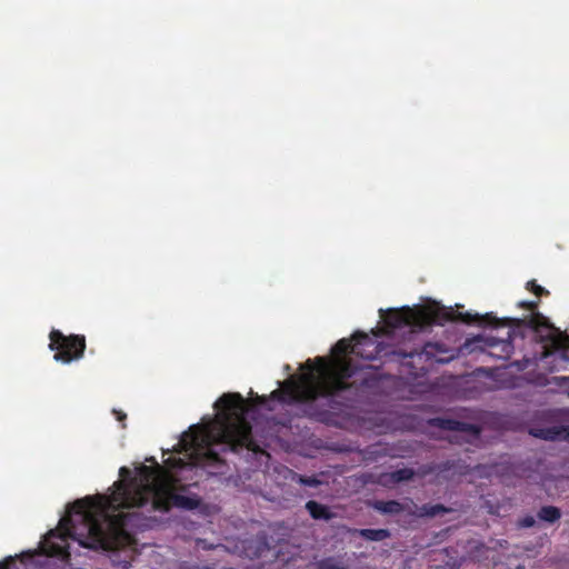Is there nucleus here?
Returning a JSON list of instances; mask_svg holds the SVG:
<instances>
[{
    "instance_id": "nucleus-18",
    "label": "nucleus",
    "mask_w": 569,
    "mask_h": 569,
    "mask_svg": "<svg viewBox=\"0 0 569 569\" xmlns=\"http://www.w3.org/2000/svg\"><path fill=\"white\" fill-rule=\"evenodd\" d=\"M264 400L263 397H260V396H256L254 398H251V405L256 406V405H260L262 403Z\"/></svg>"
},
{
    "instance_id": "nucleus-20",
    "label": "nucleus",
    "mask_w": 569,
    "mask_h": 569,
    "mask_svg": "<svg viewBox=\"0 0 569 569\" xmlns=\"http://www.w3.org/2000/svg\"><path fill=\"white\" fill-rule=\"evenodd\" d=\"M500 343H501V346H502V351L508 352V350H509V348H510L509 343H508V342H506V341H503V340H502V341H500Z\"/></svg>"
},
{
    "instance_id": "nucleus-17",
    "label": "nucleus",
    "mask_w": 569,
    "mask_h": 569,
    "mask_svg": "<svg viewBox=\"0 0 569 569\" xmlns=\"http://www.w3.org/2000/svg\"><path fill=\"white\" fill-rule=\"evenodd\" d=\"M409 477H410V473L406 470L399 471L397 473V480H405V479H408Z\"/></svg>"
},
{
    "instance_id": "nucleus-19",
    "label": "nucleus",
    "mask_w": 569,
    "mask_h": 569,
    "mask_svg": "<svg viewBox=\"0 0 569 569\" xmlns=\"http://www.w3.org/2000/svg\"><path fill=\"white\" fill-rule=\"evenodd\" d=\"M113 413L119 421H122L126 419V413H123L122 411L113 410Z\"/></svg>"
},
{
    "instance_id": "nucleus-1",
    "label": "nucleus",
    "mask_w": 569,
    "mask_h": 569,
    "mask_svg": "<svg viewBox=\"0 0 569 569\" xmlns=\"http://www.w3.org/2000/svg\"><path fill=\"white\" fill-rule=\"evenodd\" d=\"M214 409L213 418L203 417L183 432L173 447L172 451L183 457H169L163 465L150 457L146 459L150 465L134 463L132 470L121 467L110 495L83 498H186L181 493L187 486L184 482L192 479L194 467L219 460L217 447L234 449L239 446L256 451L242 396L226 393L214 403Z\"/></svg>"
},
{
    "instance_id": "nucleus-10",
    "label": "nucleus",
    "mask_w": 569,
    "mask_h": 569,
    "mask_svg": "<svg viewBox=\"0 0 569 569\" xmlns=\"http://www.w3.org/2000/svg\"><path fill=\"white\" fill-rule=\"evenodd\" d=\"M538 519L541 521H546L549 523H553L558 521L561 517V511L559 508L553 506L542 507L537 515Z\"/></svg>"
},
{
    "instance_id": "nucleus-9",
    "label": "nucleus",
    "mask_w": 569,
    "mask_h": 569,
    "mask_svg": "<svg viewBox=\"0 0 569 569\" xmlns=\"http://www.w3.org/2000/svg\"><path fill=\"white\" fill-rule=\"evenodd\" d=\"M372 507L382 513H398L402 506L398 500H368Z\"/></svg>"
},
{
    "instance_id": "nucleus-5",
    "label": "nucleus",
    "mask_w": 569,
    "mask_h": 569,
    "mask_svg": "<svg viewBox=\"0 0 569 569\" xmlns=\"http://www.w3.org/2000/svg\"><path fill=\"white\" fill-rule=\"evenodd\" d=\"M528 326L536 332L542 343V358L551 360L552 370H568L569 368V339L557 328L551 326L541 315H535L528 320Z\"/></svg>"
},
{
    "instance_id": "nucleus-3",
    "label": "nucleus",
    "mask_w": 569,
    "mask_h": 569,
    "mask_svg": "<svg viewBox=\"0 0 569 569\" xmlns=\"http://www.w3.org/2000/svg\"><path fill=\"white\" fill-rule=\"evenodd\" d=\"M353 340L355 343L347 339L338 341L332 348L330 360L322 357L316 358L315 362L308 360L301 367L302 373L298 378H290L271 396L283 401H302L347 388L346 379L353 372L346 356L352 353L373 359L378 355V346L367 335L356 333Z\"/></svg>"
},
{
    "instance_id": "nucleus-13",
    "label": "nucleus",
    "mask_w": 569,
    "mask_h": 569,
    "mask_svg": "<svg viewBox=\"0 0 569 569\" xmlns=\"http://www.w3.org/2000/svg\"><path fill=\"white\" fill-rule=\"evenodd\" d=\"M532 435L535 437H541L543 439L553 440L559 436V432L548 429V430H539V431L535 430V431H532Z\"/></svg>"
},
{
    "instance_id": "nucleus-8",
    "label": "nucleus",
    "mask_w": 569,
    "mask_h": 569,
    "mask_svg": "<svg viewBox=\"0 0 569 569\" xmlns=\"http://www.w3.org/2000/svg\"><path fill=\"white\" fill-rule=\"evenodd\" d=\"M306 508L313 519L328 520L332 518V512L329 510V508L318 503L316 500H308Z\"/></svg>"
},
{
    "instance_id": "nucleus-6",
    "label": "nucleus",
    "mask_w": 569,
    "mask_h": 569,
    "mask_svg": "<svg viewBox=\"0 0 569 569\" xmlns=\"http://www.w3.org/2000/svg\"><path fill=\"white\" fill-rule=\"evenodd\" d=\"M49 347L56 350L54 360L69 363L82 357L86 347L84 337H66L60 331L53 330L50 333Z\"/></svg>"
},
{
    "instance_id": "nucleus-16",
    "label": "nucleus",
    "mask_w": 569,
    "mask_h": 569,
    "mask_svg": "<svg viewBox=\"0 0 569 569\" xmlns=\"http://www.w3.org/2000/svg\"><path fill=\"white\" fill-rule=\"evenodd\" d=\"M527 286H528V288H529V289L533 290V292H535L536 295H540V293L543 291V289H542L540 286H537V284H536V283H533V282H528V284H527Z\"/></svg>"
},
{
    "instance_id": "nucleus-2",
    "label": "nucleus",
    "mask_w": 569,
    "mask_h": 569,
    "mask_svg": "<svg viewBox=\"0 0 569 569\" xmlns=\"http://www.w3.org/2000/svg\"><path fill=\"white\" fill-rule=\"evenodd\" d=\"M202 500H72L56 529L40 542V552L63 561L70 559L69 539L81 546L103 550L139 551L138 533L153 529L171 507L196 509Z\"/></svg>"
},
{
    "instance_id": "nucleus-12",
    "label": "nucleus",
    "mask_w": 569,
    "mask_h": 569,
    "mask_svg": "<svg viewBox=\"0 0 569 569\" xmlns=\"http://www.w3.org/2000/svg\"><path fill=\"white\" fill-rule=\"evenodd\" d=\"M318 569H348L340 560L335 557H327L316 563Z\"/></svg>"
},
{
    "instance_id": "nucleus-11",
    "label": "nucleus",
    "mask_w": 569,
    "mask_h": 569,
    "mask_svg": "<svg viewBox=\"0 0 569 569\" xmlns=\"http://www.w3.org/2000/svg\"><path fill=\"white\" fill-rule=\"evenodd\" d=\"M496 345H498V341L496 339L485 338V337L479 336V337H476L472 340H469L468 342H466L465 349L475 350L478 346L479 347H482V346L493 347Z\"/></svg>"
},
{
    "instance_id": "nucleus-15",
    "label": "nucleus",
    "mask_w": 569,
    "mask_h": 569,
    "mask_svg": "<svg viewBox=\"0 0 569 569\" xmlns=\"http://www.w3.org/2000/svg\"><path fill=\"white\" fill-rule=\"evenodd\" d=\"M16 566V560L13 558H9L3 562H0V569H12Z\"/></svg>"
},
{
    "instance_id": "nucleus-14",
    "label": "nucleus",
    "mask_w": 569,
    "mask_h": 569,
    "mask_svg": "<svg viewBox=\"0 0 569 569\" xmlns=\"http://www.w3.org/2000/svg\"><path fill=\"white\" fill-rule=\"evenodd\" d=\"M519 528H531L536 525V518L531 515H527L518 520Z\"/></svg>"
},
{
    "instance_id": "nucleus-4",
    "label": "nucleus",
    "mask_w": 569,
    "mask_h": 569,
    "mask_svg": "<svg viewBox=\"0 0 569 569\" xmlns=\"http://www.w3.org/2000/svg\"><path fill=\"white\" fill-rule=\"evenodd\" d=\"M380 317L383 321V326L372 330L375 336L389 335L393 330L402 327L418 329L431 322L442 323L443 321L452 318H458L465 322H469L472 319H481L486 322L496 321V318L490 313L479 316L478 313L471 315L470 312H466L453 316L452 308L439 306V303L435 301L426 306H416L413 308L403 307L401 309H380Z\"/></svg>"
},
{
    "instance_id": "nucleus-7",
    "label": "nucleus",
    "mask_w": 569,
    "mask_h": 569,
    "mask_svg": "<svg viewBox=\"0 0 569 569\" xmlns=\"http://www.w3.org/2000/svg\"><path fill=\"white\" fill-rule=\"evenodd\" d=\"M350 532L369 541H382L390 537V531L387 529H352Z\"/></svg>"
}]
</instances>
